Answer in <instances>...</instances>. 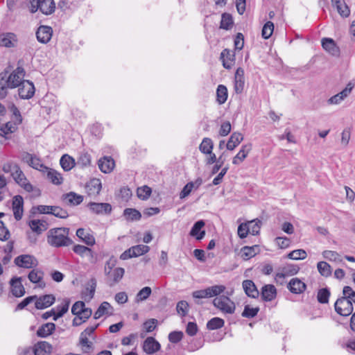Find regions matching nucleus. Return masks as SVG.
Returning a JSON list of instances; mask_svg holds the SVG:
<instances>
[{"label": "nucleus", "mask_w": 355, "mask_h": 355, "mask_svg": "<svg viewBox=\"0 0 355 355\" xmlns=\"http://www.w3.org/2000/svg\"><path fill=\"white\" fill-rule=\"evenodd\" d=\"M69 229L67 227H55L50 229L46 234L47 243L52 247H67L72 244L69 237Z\"/></svg>", "instance_id": "1"}, {"label": "nucleus", "mask_w": 355, "mask_h": 355, "mask_svg": "<svg viewBox=\"0 0 355 355\" xmlns=\"http://www.w3.org/2000/svg\"><path fill=\"white\" fill-rule=\"evenodd\" d=\"M8 72L5 71L1 74V80H6L5 83L8 85L10 89H14L19 87L22 82H24V78L25 76V71L23 67H17L8 76H7Z\"/></svg>", "instance_id": "2"}, {"label": "nucleus", "mask_w": 355, "mask_h": 355, "mask_svg": "<svg viewBox=\"0 0 355 355\" xmlns=\"http://www.w3.org/2000/svg\"><path fill=\"white\" fill-rule=\"evenodd\" d=\"M215 307L220 309L224 313L232 314L235 311V304L228 297L220 295L213 300Z\"/></svg>", "instance_id": "3"}, {"label": "nucleus", "mask_w": 355, "mask_h": 355, "mask_svg": "<svg viewBox=\"0 0 355 355\" xmlns=\"http://www.w3.org/2000/svg\"><path fill=\"white\" fill-rule=\"evenodd\" d=\"M336 312L344 317L350 315L354 310L352 300L347 297H339L334 304Z\"/></svg>", "instance_id": "4"}, {"label": "nucleus", "mask_w": 355, "mask_h": 355, "mask_svg": "<svg viewBox=\"0 0 355 355\" xmlns=\"http://www.w3.org/2000/svg\"><path fill=\"white\" fill-rule=\"evenodd\" d=\"M14 262L17 266L24 268H32L37 265V259L29 254L19 255L15 259Z\"/></svg>", "instance_id": "5"}, {"label": "nucleus", "mask_w": 355, "mask_h": 355, "mask_svg": "<svg viewBox=\"0 0 355 355\" xmlns=\"http://www.w3.org/2000/svg\"><path fill=\"white\" fill-rule=\"evenodd\" d=\"M35 86L29 80H24L19 87L18 93L21 99H30L35 94Z\"/></svg>", "instance_id": "6"}, {"label": "nucleus", "mask_w": 355, "mask_h": 355, "mask_svg": "<svg viewBox=\"0 0 355 355\" xmlns=\"http://www.w3.org/2000/svg\"><path fill=\"white\" fill-rule=\"evenodd\" d=\"M90 211L96 214H109L112 211V206L107 202H89L87 205Z\"/></svg>", "instance_id": "7"}, {"label": "nucleus", "mask_w": 355, "mask_h": 355, "mask_svg": "<svg viewBox=\"0 0 355 355\" xmlns=\"http://www.w3.org/2000/svg\"><path fill=\"white\" fill-rule=\"evenodd\" d=\"M11 176L15 182L21 187L25 191L31 192L33 190V185L27 181V179L21 168L17 171V173H12Z\"/></svg>", "instance_id": "8"}, {"label": "nucleus", "mask_w": 355, "mask_h": 355, "mask_svg": "<svg viewBox=\"0 0 355 355\" xmlns=\"http://www.w3.org/2000/svg\"><path fill=\"white\" fill-rule=\"evenodd\" d=\"M353 88L354 85L351 83H349L343 90H342L338 94L331 96L327 101L328 103L330 105H337L340 103L342 101H343L346 97H347L349 95Z\"/></svg>", "instance_id": "9"}, {"label": "nucleus", "mask_w": 355, "mask_h": 355, "mask_svg": "<svg viewBox=\"0 0 355 355\" xmlns=\"http://www.w3.org/2000/svg\"><path fill=\"white\" fill-rule=\"evenodd\" d=\"M52 33L53 30L51 27L48 26H40L36 32V37L40 42L46 44L50 41L52 37Z\"/></svg>", "instance_id": "10"}, {"label": "nucleus", "mask_w": 355, "mask_h": 355, "mask_svg": "<svg viewBox=\"0 0 355 355\" xmlns=\"http://www.w3.org/2000/svg\"><path fill=\"white\" fill-rule=\"evenodd\" d=\"M24 199L19 196L17 195L12 199V210L14 217L17 220L21 219L24 213Z\"/></svg>", "instance_id": "11"}, {"label": "nucleus", "mask_w": 355, "mask_h": 355, "mask_svg": "<svg viewBox=\"0 0 355 355\" xmlns=\"http://www.w3.org/2000/svg\"><path fill=\"white\" fill-rule=\"evenodd\" d=\"M322 48L333 56L338 57L340 55V49L331 38L324 37L322 40Z\"/></svg>", "instance_id": "12"}, {"label": "nucleus", "mask_w": 355, "mask_h": 355, "mask_svg": "<svg viewBox=\"0 0 355 355\" xmlns=\"http://www.w3.org/2000/svg\"><path fill=\"white\" fill-rule=\"evenodd\" d=\"M245 77L244 70L239 67L234 75V91L236 94H241L244 89Z\"/></svg>", "instance_id": "13"}, {"label": "nucleus", "mask_w": 355, "mask_h": 355, "mask_svg": "<svg viewBox=\"0 0 355 355\" xmlns=\"http://www.w3.org/2000/svg\"><path fill=\"white\" fill-rule=\"evenodd\" d=\"M260 294L263 301L271 302L277 296V289L272 284H266L262 287Z\"/></svg>", "instance_id": "14"}, {"label": "nucleus", "mask_w": 355, "mask_h": 355, "mask_svg": "<svg viewBox=\"0 0 355 355\" xmlns=\"http://www.w3.org/2000/svg\"><path fill=\"white\" fill-rule=\"evenodd\" d=\"M242 286L245 293L249 297L256 299L259 296L260 293L252 280H244L242 282Z\"/></svg>", "instance_id": "15"}, {"label": "nucleus", "mask_w": 355, "mask_h": 355, "mask_svg": "<svg viewBox=\"0 0 355 355\" xmlns=\"http://www.w3.org/2000/svg\"><path fill=\"white\" fill-rule=\"evenodd\" d=\"M35 306L37 309H44L51 306L55 301L53 295H44L35 300Z\"/></svg>", "instance_id": "16"}, {"label": "nucleus", "mask_w": 355, "mask_h": 355, "mask_svg": "<svg viewBox=\"0 0 355 355\" xmlns=\"http://www.w3.org/2000/svg\"><path fill=\"white\" fill-rule=\"evenodd\" d=\"M28 226L33 233L41 234L49 227V224L45 220H31L28 222Z\"/></svg>", "instance_id": "17"}, {"label": "nucleus", "mask_w": 355, "mask_h": 355, "mask_svg": "<svg viewBox=\"0 0 355 355\" xmlns=\"http://www.w3.org/2000/svg\"><path fill=\"white\" fill-rule=\"evenodd\" d=\"M220 59L222 60L224 68L230 69L234 64L235 54L229 49H225L220 53Z\"/></svg>", "instance_id": "18"}, {"label": "nucleus", "mask_w": 355, "mask_h": 355, "mask_svg": "<svg viewBox=\"0 0 355 355\" xmlns=\"http://www.w3.org/2000/svg\"><path fill=\"white\" fill-rule=\"evenodd\" d=\"M287 288L292 293L300 294L306 290V286L300 279L295 277L290 280Z\"/></svg>", "instance_id": "19"}, {"label": "nucleus", "mask_w": 355, "mask_h": 355, "mask_svg": "<svg viewBox=\"0 0 355 355\" xmlns=\"http://www.w3.org/2000/svg\"><path fill=\"white\" fill-rule=\"evenodd\" d=\"M160 344L153 337H148L144 342L143 349L148 354H153L160 349Z\"/></svg>", "instance_id": "20"}, {"label": "nucleus", "mask_w": 355, "mask_h": 355, "mask_svg": "<svg viewBox=\"0 0 355 355\" xmlns=\"http://www.w3.org/2000/svg\"><path fill=\"white\" fill-rule=\"evenodd\" d=\"M23 159L26 161L28 165L33 167L35 169L39 171H43L44 169H49L46 166H45L40 160V158L36 156H33L31 154L26 153Z\"/></svg>", "instance_id": "21"}, {"label": "nucleus", "mask_w": 355, "mask_h": 355, "mask_svg": "<svg viewBox=\"0 0 355 355\" xmlns=\"http://www.w3.org/2000/svg\"><path fill=\"white\" fill-rule=\"evenodd\" d=\"M53 347L46 341H39L37 343L33 351L35 355H48L51 353Z\"/></svg>", "instance_id": "22"}, {"label": "nucleus", "mask_w": 355, "mask_h": 355, "mask_svg": "<svg viewBox=\"0 0 355 355\" xmlns=\"http://www.w3.org/2000/svg\"><path fill=\"white\" fill-rule=\"evenodd\" d=\"M99 169L104 173H110L114 168L115 163L111 157L105 156L98 162Z\"/></svg>", "instance_id": "23"}, {"label": "nucleus", "mask_w": 355, "mask_h": 355, "mask_svg": "<svg viewBox=\"0 0 355 355\" xmlns=\"http://www.w3.org/2000/svg\"><path fill=\"white\" fill-rule=\"evenodd\" d=\"M101 188V182L97 178L90 180L85 186L86 191L90 196L98 195L100 193Z\"/></svg>", "instance_id": "24"}, {"label": "nucleus", "mask_w": 355, "mask_h": 355, "mask_svg": "<svg viewBox=\"0 0 355 355\" xmlns=\"http://www.w3.org/2000/svg\"><path fill=\"white\" fill-rule=\"evenodd\" d=\"M299 270L300 268L297 265L287 264L282 268L281 272L277 273L275 279L278 281L280 279H284L286 277L293 276L296 275Z\"/></svg>", "instance_id": "25"}, {"label": "nucleus", "mask_w": 355, "mask_h": 355, "mask_svg": "<svg viewBox=\"0 0 355 355\" xmlns=\"http://www.w3.org/2000/svg\"><path fill=\"white\" fill-rule=\"evenodd\" d=\"M10 287L12 294L17 297H21L25 293V288L21 284V277L12 279L10 280Z\"/></svg>", "instance_id": "26"}, {"label": "nucleus", "mask_w": 355, "mask_h": 355, "mask_svg": "<svg viewBox=\"0 0 355 355\" xmlns=\"http://www.w3.org/2000/svg\"><path fill=\"white\" fill-rule=\"evenodd\" d=\"M125 270L123 268H116L112 270L110 276L107 277V284L109 286L112 287L118 283L123 277Z\"/></svg>", "instance_id": "27"}, {"label": "nucleus", "mask_w": 355, "mask_h": 355, "mask_svg": "<svg viewBox=\"0 0 355 355\" xmlns=\"http://www.w3.org/2000/svg\"><path fill=\"white\" fill-rule=\"evenodd\" d=\"M331 5L335 7L342 17H348L350 9L344 0H331Z\"/></svg>", "instance_id": "28"}, {"label": "nucleus", "mask_w": 355, "mask_h": 355, "mask_svg": "<svg viewBox=\"0 0 355 355\" xmlns=\"http://www.w3.org/2000/svg\"><path fill=\"white\" fill-rule=\"evenodd\" d=\"M62 199L69 205L76 206L83 201V196L71 191L68 193L63 194Z\"/></svg>", "instance_id": "29"}, {"label": "nucleus", "mask_w": 355, "mask_h": 355, "mask_svg": "<svg viewBox=\"0 0 355 355\" xmlns=\"http://www.w3.org/2000/svg\"><path fill=\"white\" fill-rule=\"evenodd\" d=\"M205 225V223L202 220L196 222L190 231V235L195 236L197 240L202 239L205 235V232L204 230L201 231V229Z\"/></svg>", "instance_id": "30"}, {"label": "nucleus", "mask_w": 355, "mask_h": 355, "mask_svg": "<svg viewBox=\"0 0 355 355\" xmlns=\"http://www.w3.org/2000/svg\"><path fill=\"white\" fill-rule=\"evenodd\" d=\"M55 330V324L48 322L40 326L37 331V336L40 338H46L51 335Z\"/></svg>", "instance_id": "31"}, {"label": "nucleus", "mask_w": 355, "mask_h": 355, "mask_svg": "<svg viewBox=\"0 0 355 355\" xmlns=\"http://www.w3.org/2000/svg\"><path fill=\"white\" fill-rule=\"evenodd\" d=\"M113 308L110 304L107 302H103L101 304L98 309L95 311L94 318V319H98L105 314L112 315Z\"/></svg>", "instance_id": "32"}, {"label": "nucleus", "mask_w": 355, "mask_h": 355, "mask_svg": "<svg viewBox=\"0 0 355 355\" xmlns=\"http://www.w3.org/2000/svg\"><path fill=\"white\" fill-rule=\"evenodd\" d=\"M55 4L53 0H42L40 1V10L44 15H49L55 11Z\"/></svg>", "instance_id": "33"}, {"label": "nucleus", "mask_w": 355, "mask_h": 355, "mask_svg": "<svg viewBox=\"0 0 355 355\" xmlns=\"http://www.w3.org/2000/svg\"><path fill=\"white\" fill-rule=\"evenodd\" d=\"M251 150V144L244 145L241 147L239 152L233 158L232 163L234 164H239L248 156L249 152Z\"/></svg>", "instance_id": "34"}, {"label": "nucleus", "mask_w": 355, "mask_h": 355, "mask_svg": "<svg viewBox=\"0 0 355 355\" xmlns=\"http://www.w3.org/2000/svg\"><path fill=\"white\" fill-rule=\"evenodd\" d=\"M243 139L242 134L239 132H234L230 137L226 147L228 150H234Z\"/></svg>", "instance_id": "35"}, {"label": "nucleus", "mask_w": 355, "mask_h": 355, "mask_svg": "<svg viewBox=\"0 0 355 355\" xmlns=\"http://www.w3.org/2000/svg\"><path fill=\"white\" fill-rule=\"evenodd\" d=\"M241 251L242 258L245 260H248L257 254L259 246L256 245L252 246H244L241 248Z\"/></svg>", "instance_id": "36"}, {"label": "nucleus", "mask_w": 355, "mask_h": 355, "mask_svg": "<svg viewBox=\"0 0 355 355\" xmlns=\"http://www.w3.org/2000/svg\"><path fill=\"white\" fill-rule=\"evenodd\" d=\"M70 300L69 299H64L61 304L58 305L55 307L57 313H55L53 317V320L56 321L59 318H61L66 313L69 307Z\"/></svg>", "instance_id": "37"}, {"label": "nucleus", "mask_w": 355, "mask_h": 355, "mask_svg": "<svg viewBox=\"0 0 355 355\" xmlns=\"http://www.w3.org/2000/svg\"><path fill=\"white\" fill-rule=\"evenodd\" d=\"M15 41V35L12 33H3L0 35V46L5 47H12L14 46L13 42Z\"/></svg>", "instance_id": "38"}, {"label": "nucleus", "mask_w": 355, "mask_h": 355, "mask_svg": "<svg viewBox=\"0 0 355 355\" xmlns=\"http://www.w3.org/2000/svg\"><path fill=\"white\" fill-rule=\"evenodd\" d=\"M60 164L64 171H69L75 166V160L70 155L65 154L61 157Z\"/></svg>", "instance_id": "39"}, {"label": "nucleus", "mask_w": 355, "mask_h": 355, "mask_svg": "<svg viewBox=\"0 0 355 355\" xmlns=\"http://www.w3.org/2000/svg\"><path fill=\"white\" fill-rule=\"evenodd\" d=\"M123 216H125L127 220H139L141 218V213L135 209L132 208H126L123 211Z\"/></svg>", "instance_id": "40"}, {"label": "nucleus", "mask_w": 355, "mask_h": 355, "mask_svg": "<svg viewBox=\"0 0 355 355\" xmlns=\"http://www.w3.org/2000/svg\"><path fill=\"white\" fill-rule=\"evenodd\" d=\"M227 98V89L223 85H219L216 89V101L218 104L222 105L225 103Z\"/></svg>", "instance_id": "41"}, {"label": "nucleus", "mask_w": 355, "mask_h": 355, "mask_svg": "<svg viewBox=\"0 0 355 355\" xmlns=\"http://www.w3.org/2000/svg\"><path fill=\"white\" fill-rule=\"evenodd\" d=\"M76 236L81 239L88 245H93L95 243L94 236L89 234H85V231L83 228H79L77 230Z\"/></svg>", "instance_id": "42"}, {"label": "nucleus", "mask_w": 355, "mask_h": 355, "mask_svg": "<svg viewBox=\"0 0 355 355\" xmlns=\"http://www.w3.org/2000/svg\"><path fill=\"white\" fill-rule=\"evenodd\" d=\"M225 324L223 319L215 317L209 320L207 323V329L209 330H216L222 328Z\"/></svg>", "instance_id": "43"}, {"label": "nucleus", "mask_w": 355, "mask_h": 355, "mask_svg": "<svg viewBox=\"0 0 355 355\" xmlns=\"http://www.w3.org/2000/svg\"><path fill=\"white\" fill-rule=\"evenodd\" d=\"M47 178L50 181L56 185L62 183L63 178L60 173L53 169H49L47 173Z\"/></svg>", "instance_id": "44"}, {"label": "nucleus", "mask_w": 355, "mask_h": 355, "mask_svg": "<svg viewBox=\"0 0 355 355\" xmlns=\"http://www.w3.org/2000/svg\"><path fill=\"white\" fill-rule=\"evenodd\" d=\"M233 19L230 14L223 13L221 16L220 28L225 30H229L232 27Z\"/></svg>", "instance_id": "45"}, {"label": "nucleus", "mask_w": 355, "mask_h": 355, "mask_svg": "<svg viewBox=\"0 0 355 355\" xmlns=\"http://www.w3.org/2000/svg\"><path fill=\"white\" fill-rule=\"evenodd\" d=\"M214 148V144L211 139L205 137L202 139L199 149L204 154L211 153Z\"/></svg>", "instance_id": "46"}, {"label": "nucleus", "mask_w": 355, "mask_h": 355, "mask_svg": "<svg viewBox=\"0 0 355 355\" xmlns=\"http://www.w3.org/2000/svg\"><path fill=\"white\" fill-rule=\"evenodd\" d=\"M318 272L322 276L329 277L331 275V266L325 261H320L317 264Z\"/></svg>", "instance_id": "47"}, {"label": "nucleus", "mask_w": 355, "mask_h": 355, "mask_svg": "<svg viewBox=\"0 0 355 355\" xmlns=\"http://www.w3.org/2000/svg\"><path fill=\"white\" fill-rule=\"evenodd\" d=\"M207 291L208 297L218 296L223 293L225 290V286L223 285H214L206 288Z\"/></svg>", "instance_id": "48"}, {"label": "nucleus", "mask_w": 355, "mask_h": 355, "mask_svg": "<svg viewBox=\"0 0 355 355\" xmlns=\"http://www.w3.org/2000/svg\"><path fill=\"white\" fill-rule=\"evenodd\" d=\"M19 168V166L12 161L7 162L2 166V171L6 173H10V175L14 173H17Z\"/></svg>", "instance_id": "49"}, {"label": "nucleus", "mask_w": 355, "mask_h": 355, "mask_svg": "<svg viewBox=\"0 0 355 355\" xmlns=\"http://www.w3.org/2000/svg\"><path fill=\"white\" fill-rule=\"evenodd\" d=\"M151 193V188L146 185L143 186L141 187H139L137 190V195L138 198L143 200L148 199Z\"/></svg>", "instance_id": "50"}, {"label": "nucleus", "mask_w": 355, "mask_h": 355, "mask_svg": "<svg viewBox=\"0 0 355 355\" xmlns=\"http://www.w3.org/2000/svg\"><path fill=\"white\" fill-rule=\"evenodd\" d=\"M134 257L143 255L150 250V248L145 245H137L130 248Z\"/></svg>", "instance_id": "51"}, {"label": "nucleus", "mask_w": 355, "mask_h": 355, "mask_svg": "<svg viewBox=\"0 0 355 355\" xmlns=\"http://www.w3.org/2000/svg\"><path fill=\"white\" fill-rule=\"evenodd\" d=\"M322 256L324 259L331 261L341 262L342 259L340 255L336 251L324 250L322 252Z\"/></svg>", "instance_id": "52"}, {"label": "nucleus", "mask_w": 355, "mask_h": 355, "mask_svg": "<svg viewBox=\"0 0 355 355\" xmlns=\"http://www.w3.org/2000/svg\"><path fill=\"white\" fill-rule=\"evenodd\" d=\"M329 296L330 291L327 288H321L318 292V301L321 304H327L329 302Z\"/></svg>", "instance_id": "53"}, {"label": "nucleus", "mask_w": 355, "mask_h": 355, "mask_svg": "<svg viewBox=\"0 0 355 355\" xmlns=\"http://www.w3.org/2000/svg\"><path fill=\"white\" fill-rule=\"evenodd\" d=\"M306 256L307 254L306 251L302 249L293 250L288 254L289 259L294 260H302L304 259Z\"/></svg>", "instance_id": "54"}, {"label": "nucleus", "mask_w": 355, "mask_h": 355, "mask_svg": "<svg viewBox=\"0 0 355 355\" xmlns=\"http://www.w3.org/2000/svg\"><path fill=\"white\" fill-rule=\"evenodd\" d=\"M43 275L42 271L33 269L29 272L28 278L32 283L35 284L40 282L42 279Z\"/></svg>", "instance_id": "55"}, {"label": "nucleus", "mask_w": 355, "mask_h": 355, "mask_svg": "<svg viewBox=\"0 0 355 355\" xmlns=\"http://www.w3.org/2000/svg\"><path fill=\"white\" fill-rule=\"evenodd\" d=\"M274 31V24L271 21H267L262 28L261 35L264 39H268Z\"/></svg>", "instance_id": "56"}, {"label": "nucleus", "mask_w": 355, "mask_h": 355, "mask_svg": "<svg viewBox=\"0 0 355 355\" xmlns=\"http://www.w3.org/2000/svg\"><path fill=\"white\" fill-rule=\"evenodd\" d=\"M247 224L250 234L252 235H257L259 234L261 224L260 220H252Z\"/></svg>", "instance_id": "57"}, {"label": "nucleus", "mask_w": 355, "mask_h": 355, "mask_svg": "<svg viewBox=\"0 0 355 355\" xmlns=\"http://www.w3.org/2000/svg\"><path fill=\"white\" fill-rule=\"evenodd\" d=\"M151 288L148 286L144 287L136 295V301L140 302L148 299L151 294Z\"/></svg>", "instance_id": "58"}, {"label": "nucleus", "mask_w": 355, "mask_h": 355, "mask_svg": "<svg viewBox=\"0 0 355 355\" xmlns=\"http://www.w3.org/2000/svg\"><path fill=\"white\" fill-rule=\"evenodd\" d=\"M259 311V307L250 308L249 305H245L241 315L244 318H252L257 315Z\"/></svg>", "instance_id": "59"}, {"label": "nucleus", "mask_w": 355, "mask_h": 355, "mask_svg": "<svg viewBox=\"0 0 355 355\" xmlns=\"http://www.w3.org/2000/svg\"><path fill=\"white\" fill-rule=\"evenodd\" d=\"M189 304L184 300L180 301L176 306V310L182 317L185 316L188 313Z\"/></svg>", "instance_id": "60"}, {"label": "nucleus", "mask_w": 355, "mask_h": 355, "mask_svg": "<svg viewBox=\"0 0 355 355\" xmlns=\"http://www.w3.org/2000/svg\"><path fill=\"white\" fill-rule=\"evenodd\" d=\"M51 214L60 218H67L69 216V214L65 209L58 206H53Z\"/></svg>", "instance_id": "61"}, {"label": "nucleus", "mask_w": 355, "mask_h": 355, "mask_svg": "<svg viewBox=\"0 0 355 355\" xmlns=\"http://www.w3.org/2000/svg\"><path fill=\"white\" fill-rule=\"evenodd\" d=\"M80 343L83 347H85V349H83L85 353H89L90 349L92 348V343L89 341L87 337L85 336L84 333L80 334Z\"/></svg>", "instance_id": "62"}, {"label": "nucleus", "mask_w": 355, "mask_h": 355, "mask_svg": "<svg viewBox=\"0 0 355 355\" xmlns=\"http://www.w3.org/2000/svg\"><path fill=\"white\" fill-rule=\"evenodd\" d=\"M85 304L82 301H78L73 304L71 308V313L73 315L79 316L82 311L85 309Z\"/></svg>", "instance_id": "63"}, {"label": "nucleus", "mask_w": 355, "mask_h": 355, "mask_svg": "<svg viewBox=\"0 0 355 355\" xmlns=\"http://www.w3.org/2000/svg\"><path fill=\"white\" fill-rule=\"evenodd\" d=\"M78 164L83 167L88 166L91 164V156L88 153H83L80 155L78 160Z\"/></svg>", "instance_id": "64"}]
</instances>
